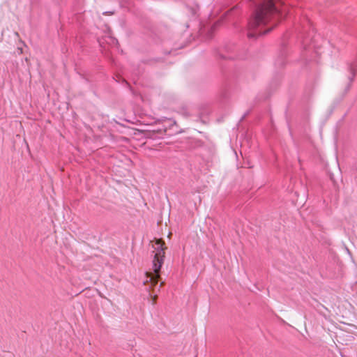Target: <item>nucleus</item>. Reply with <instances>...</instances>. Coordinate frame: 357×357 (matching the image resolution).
Wrapping results in <instances>:
<instances>
[{
  "label": "nucleus",
  "instance_id": "20e7f679",
  "mask_svg": "<svg viewBox=\"0 0 357 357\" xmlns=\"http://www.w3.org/2000/svg\"><path fill=\"white\" fill-rule=\"evenodd\" d=\"M157 298H158V296L156 294L151 295V299H152V302H153V305L155 304Z\"/></svg>",
  "mask_w": 357,
  "mask_h": 357
},
{
  "label": "nucleus",
  "instance_id": "f03ea898",
  "mask_svg": "<svg viewBox=\"0 0 357 357\" xmlns=\"http://www.w3.org/2000/svg\"><path fill=\"white\" fill-rule=\"evenodd\" d=\"M275 10L276 9L271 0H264L263 3L257 8L254 17L249 22L250 28L254 29L265 24Z\"/></svg>",
  "mask_w": 357,
  "mask_h": 357
},
{
  "label": "nucleus",
  "instance_id": "f257e3e1",
  "mask_svg": "<svg viewBox=\"0 0 357 357\" xmlns=\"http://www.w3.org/2000/svg\"><path fill=\"white\" fill-rule=\"evenodd\" d=\"M154 257L153 259L152 272H146V280L144 284L151 283V287H155L160 279V269L164 264L165 257V251L167 247L164 241L161 238L155 239V245H153Z\"/></svg>",
  "mask_w": 357,
  "mask_h": 357
},
{
  "label": "nucleus",
  "instance_id": "7ed1b4c3",
  "mask_svg": "<svg viewBox=\"0 0 357 357\" xmlns=\"http://www.w3.org/2000/svg\"><path fill=\"white\" fill-rule=\"evenodd\" d=\"M166 132H167V128L163 127L161 128L146 131V136L149 138L155 139L156 137V136H155L156 135H158V134L163 135V134H165Z\"/></svg>",
  "mask_w": 357,
  "mask_h": 357
},
{
  "label": "nucleus",
  "instance_id": "39448f33",
  "mask_svg": "<svg viewBox=\"0 0 357 357\" xmlns=\"http://www.w3.org/2000/svg\"><path fill=\"white\" fill-rule=\"evenodd\" d=\"M164 284H165V282H161L160 284V287H162Z\"/></svg>",
  "mask_w": 357,
  "mask_h": 357
}]
</instances>
